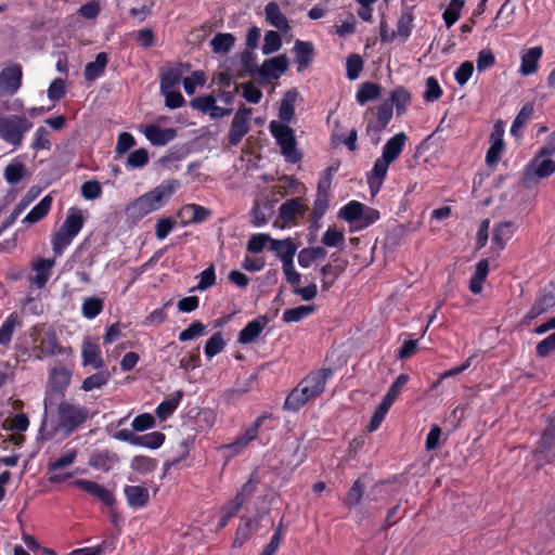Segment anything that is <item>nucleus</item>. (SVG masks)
Segmentation results:
<instances>
[{
	"label": "nucleus",
	"mask_w": 555,
	"mask_h": 555,
	"mask_svg": "<svg viewBox=\"0 0 555 555\" xmlns=\"http://www.w3.org/2000/svg\"><path fill=\"white\" fill-rule=\"evenodd\" d=\"M347 77L353 80L359 77L360 72L363 68V61L360 55L351 54L347 59Z\"/></svg>",
	"instance_id": "57"
},
{
	"label": "nucleus",
	"mask_w": 555,
	"mask_h": 555,
	"mask_svg": "<svg viewBox=\"0 0 555 555\" xmlns=\"http://www.w3.org/2000/svg\"><path fill=\"white\" fill-rule=\"evenodd\" d=\"M326 256V250L324 247H308L304 248L298 254V263L302 268H308L312 262L323 259Z\"/></svg>",
	"instance_id": "34"
},
{
	"label": "nucleus",
	"mask_w": 555,
	"mask_h": 555,
	"mask_svg": "<svg viewBox=\"0 0 555 555\" xmlns=\"http://www.w3.org/2000/svg\"><path fill=\"white\" fill-rule=\"evenodd\" d=\"M82 359L83 365H91L96 370L104 366L99 345L89 340H85L82 344Z\"/></svg>",
	"instance_id": "24"
},
{
	"label": "nucleus",
	"mask_w": 555,
	"mask_h": 555,
	"mask_svg": "<svg viewBox=\"0 0 555 555\" xmlns=\"http://www.w3.org/2000/svg\"><path fill=\"white\" fill-rule=\"evenodd\" d=\"M31 126V122L25 117H0V138L17 146L22 143L24 133L27 132Z\"/></svg>",
	"instance_id": "7"
},
{
	"label": "nucleus",
	"mask_w": 555,
	"mask_h": 555,
	"mask_svg": "<svg viewBox=\"0 0 555 555\" xmlns=\"http://www.w3.org/2000/svg\"><path fill=\"white\" fill-rule=\"evenodd\" d=\"M182 397H183V392L181 390H178L171 396V398L162 402L156 410L157 416L159 418L165 420L168 415H170L176 410V408L180 403Z\"/></svg>",
	"instance_id": "39"
},
{
	"label": "nucleus",
	"mask_w": 555,
	"mask_h": 555,
	"mask_svg": "<svg viewBox=\"0 0 555 555\" xmlns=\"http://www.w3.org/2000/svg\"><path fill=\"white\" fill-rule=\"evenodd\" d=\"M37 348L44 356L54 354L60 351L56 335L53 332H47L40 338Z\"/></svg>",
	"instance_id": "42"
},
{
	"label": "nucleus",
	"mask_w": 555,
	"mask_h": 555,
	"mask_svg": "<svg viewBox=\"0 0 555 555\" xmlns=\"http://www.w3.org/2000/svg\"><path fill=\"white\" fill-rule=\"evenodd\" d=\"M288 68V60L286 55L281 54L279 56L266 60L258 70V74L262 77L278 78L276 73H285Z\"/></svg>",
	"instance_id": "17"
},
{
	"label": "nucleus",
	"mask_w": 555,
	"mask_h": 555,
	"mask_svg": "<svg viewBox=\"0 0 555 555\" xmlns=\"http://www.w3.org/2000/svg\"><path fill=\"white\" fill-rule=\"evenodd\" d=\"M321 242L327 247H344L345 235L341 231L330 228L322 236Z\"/></svg>",
	"instance_id": "48"
},
{
	"label": "nucleus",
	"mask_w": 555,
	"mask_h": 555,
	"mask_svg": "<svg viewBox=\"0 0 555 555\" xmlns=\"http://www.w3.org/2000/svg\"><path fill=\"white\" fill-rule=\"evenodd\" d=\"M102 193V186L99 181H86L81 185V194L86 199H95Z\"/></svg>",
	"instance_id": "63"
},
{
	"label": "nucleus",
	"mask_w": 555,
	"mask_h": 555,
	"mask_svg": "<svg viewBox=\"0 0 555 555\" xmlns=\"http://www.w3.org/2000/svg\"><path fill=\"white\" fill-rule=\"evenodd\" d=\"M111 377L112 373L108 371H101L99 373H95L83 380L81 389H83L85 391H91L95 388H101L102 386L107 384Z\"/></svg>",
	"instance_id": "37"
},
{
	"label": "nucleus",
	"mask_w": 555,
	"mask_h": 555,
	"mask_svg": "<svg viewBox=\"0 0 555 555\" xmlns=\"http://www.w3.org/2000/svg\"><path fill=\"white\" fill-rule=\"evenodd\" d=\"M272 135L281 147V153L285 159L292 164L300 160V153L296 149V138L294 130L280 121L272 120L269 125Z\"/></svg>",
	"instance_id": "6"
},
{
	"label": "nucleus",
	"mask_w": 555,
	"mask_h": 555,
	"mask_svg": "<svg viewBox=\"0 0 555 555\" xmlns=\"http://www.w3.org/2000/svg\"><path fill=\"white\" fill-rule=\"evenodd\" d=\"M53 266V259H39L34 264V270L36 271V274L30 278V282L36 284L37 287L39 288L43 287L50 278V273Z\"/></svg>",
	"instance_id": "28"
},
{
	"label": "nucleus",
	"mask_w": 555,
	"mask_h": 555,
	"mask_svg": "<svg viewBox=\"0 0 555 555\" xmlns=\"http://www.w3.org/2000/svg\"><path fill=\"white\" fill-rule=\"evenodd\" d=\"M17 323L16 317L10 315L0 328V344L7 346L10 344L14 327Z\"/></svg>",
	"instance_id": "60"
},
{
	"label": "nucleus",
	"mask_w": 555,
	"mask_h": 555,
	"mask_svg": "<svg viewBox=\"0 0 555 555\" xmlns=\"http://www.w3.org/2000/svg\"><path fill=\"white\" fill-rule=\"evenodd\" d=\"M83 225V218L80 210L72 208L60 230L52 240L53 251L61 255L63 249L70 244L72 240L79 233Z\"/></svg>",
	"instance_id": "5"
},
{
	"label": "nucleus",
	"mask_w": 555,
	"mask_h": 555,
	"mask_svg": "<svg viewBox=\"0 0 555 555\" xmlns=\"http://www.w3.org/2000/svg\"><path fill=\"white\" fill-rule=\"evenodd\" d=\"M364 489H365V487L361 482V480L360 479L356 480L354 483L352 485V487L349 489L347 495H346L345 503L349 507L359 505L360 502H361V499L363 496Z\"/></svg>",
	"instance_id": "50"
},
{
	"label": "nucleus",
	"mask_w": 555,
	"mask_h": 555,
	"mask_svg": "<svg viewBox=\"0 0 555 555\" xmlns=\"http://www.w3.org/2000/svg\"><path fill=\"white\" fill-rule=\"evenodd\" d=\"M108 59L106 53L101 52L96 55L95 61L90 62L85 67V77L87 80H94L98 77L102 75L104 72L106 65H107Z\"/></svg>",
	"instance_id": "33"
},
{
	"label": "nucleus",
	"mask_w": 555,
	"mask_h": 555,
	"mask_svg": "<svg viewBox=\"0 0 555 555\" xmlns=\"http://www.w3.org/2000/svg\"><path fill=\"white\" fill-rule=\"evenodd\" d=\"M282 46V39L280 35L274 30H269L264 35V43L262 46L263 54H271L276 52Z\"/></svg>",
	"instance_id": "52"
},
{
	"label": "nucleus",
	"mask_w": 555,
	"mask_h": 555,
	"mask_svg": "<svg viewBox=\"0 0 555 555\" xmlns=\"http://www.w3.org/2000/svg\"><path fill=\"white\" fill-rule=\"evenodd\" d=\"M74 486L95 496L107 506H113L115 503L114 494L109 490L94 481L87 479H78L74 481Z\"/></svg>",
	"instance_id": "13"
},
{
	"label": "nucleus",
	"mask_w": 555,
	"mask_h": 555,
	"mask_svg": "<svg viewBox=\"0 0 555 555\" xmlns=\"http://www.w3.org/2000/svg\"><path fill=\"white\" fill-rule=\"evenodd\" d=\"M235 42V38L233 35L228 33H218L214 36L210 41V46L212 48L214 53L216 54H225L230 52Z\"/></svg>",
	"instance_id": "32"
},
{
	"label": "nucleus",
	"mask_w": 555,
	"mask_h": 555,
	"mask_svg": "<svg viewBox=\"0 0 555 555\" xmlns=\"http://www.w3.org/2000/svg\"><path fill=\"white\" fill-rule=\"evenodd\" d=\"M26 175L27 169L25 165L20 162L11 163L4 169V178L11 184L20 182Z\"/></svg>",
	"instance_id": "40"
},
{
	"label": "nucleus",
	"mask_w": 555,
	"mask_h": 555,
	"mask_svg": "<svg viewBox=\"0 0 555 555\" xmlns=\"http://www.w3.org/2000/svg\"><path fill=\"white\" fill-rule=\"evenodd\" d=\"M259 483V478L256 472L250 474L249 479L241 487L234 500L244 505L254 494Z\"/></svg>",
	"instance_id": "35"
},
{
	"label": "nucleus",
	"mask_w": 555,
	"mask_h": 555,
	"mask_svg": "<svg viewBox=\"0 0 555 555\" xmlns=\"http://www.w3.org/2000/svg\"><path fill=\"white\" fill-rule=\"evenodd\" d=\"M273 214L272 204L267 202L262 206L256 205L253 209V222L259 227L264 224Z\"/></svg>",
	"instance_id": "47"
},
{
	"label": "nucleus",
	"mask_w": 555,
	"mask_h": 555,
	"mask_svg": "<svg viewBox=\"0 0 555 555\" xmlns=\"http://www.w3.org/2000/svg\"><path fill=\"white\" fill-rule=\"evenodd\" d=\"M267 324L268 319L266 317H259L253 320L240 332L238 341L241 344H250L255 341Z\"/></svg>",
	"instance_id": "20"
},
{
	"label": "nucleus",
	"mask_w": 555,
	"mask_h": 555,
	"mask_svg": "<svg viewBox=\"0 0 555 555\" xmlns=\"http://www.w3.org/2000/svg\"><path fill=\"white\" fill-rule=\"evenodd\" d=\"M408 382H409V375L400 374L396 378V380L391 384L390 388L388 389L387 393L385 395V397L383 399H385L387 402H390L392 404Z\"/></svg>",
	"instance_id": "51"
},
{
	"label": "nucleus",
	"mask_w": 555,
	"mask_h": 555,
	"mask_svg": "<svg viewBox=\"0 0 555 555\" xmlns=\"http://www.w3.org/2000/svg\"><path fill=\"white\" fill-rule=\"evenodd\" d=\"M59 425L55 428H48L47 420L42 421L40 433L43 438L52 439L61 434L62 438L68 437L75 429L83 424L89 417V411L82 405L63 400L57 408Z\"/></svg>",
	"instance_id": "1"
},
{
	"label": "nucleus",
	"mask_w": 555,
	"mask_h": 555,
	"mask_svg": "<svg viewBox=\"0 0 555 555\" xmlns=\"http://www.w3.org/2000/svg\"><path fill=\"white\" fill-rule=\"evenodd\" d=\"M330 370H320L310 373L292 390L287 396L284 408L289 411H297L310 400L320 396L325 388Z\"/></svg>",
	"instance_id": "2"
},
{
	"label": "nucleus",
	"mask_w": 555,
	"mask_h": 555,
	"mask_svg": "<svg viewBox=\"0 0 555 555\" xmlns=\"http://www.w3.org/2000/svg\"><path fill=\"white\" fill-rule=\"evenodd\" d=\"M390 100L391 104L396 105L397 114L400 115L405 112V107L411 101V94L403 87H398L391 92Z\"/></svg>",
	"instance_id": "41"
},
{
	"label": "nucleus",
	"mask_w": 555,
	"mask_h": 555,
	"mask_svg": "<svg viewBox=\"0 0 555 555\" xmlns=\"http://www.w3.org/2000/svg\"><path fill=\"white\" fill-rule=\"evenodd\" d=\"M554 153V145L544 146L528 164L521 179V185L525 189H531L535 186L540 179L547 178L555 172V162L550 158H545L546 156H551Z\"/></svg>",
	"instance_id": "4"
},
{
	"label": "nucleus",
	"mask_w": 555,
	"mask_h": 555,
	"mask_svg": "<svg viewBox=\"0 0 555 555\" xmlns=\"http://www.w3.org/2000/svg\"><path fill=\"white\" fill-rule=\"evenodd\" d=\"M380 88L373 82H364L357 93V101L360 104H365L369 101L375 100L379 96Z\"/></svg>",
	"instance_id": "44"
},
{
	"label": "nucleus",
	"mask_w": 555,
	"mask_h": 555,
	"mask_svg": "<svg viewBox=\"0 0 555 555\" xmlns=\"http://www.w3.org/2000/svg\"><path fill=\"white\" fill-rule=\"evenodd\" d=\"M179 216L185 224L199 223L210 216V210L199 205L189 204L181 208Z\"/></svg>",
	"instance_id": "21"
},
{
	"label": "nucleus",
	"mask_w": 555,
	"mask_h": 555,
	"mask_svg": "<svg viewBox=\"0 0 555 555\" xmlns=\"http://www.w3.org/2000/svg\"><path fill=\"white\" fill-rule=\"evenodd\" d=\"M179 183L176 180H170L163 183L152 191L143 194L129 205V210L132 216L142 218L152 211L162 207L164 202L168 199L178 188Z\"/></svg>",
	"instance_id": "3"
},
{
	"label": "nucleus",
	"mask_w": 555,
	"mask_h": 555,
	"mask_svg": "<svg viewBox=\"0 0 555 555\" xmlns=\"http://www.w3.org/2000/svg\"><path fill=\"white\" fill-rule=\"evenodd\" d=\"M555 351V332L537 345V354L541 358L547 357Z\"/></svg>",
	"instance_id": "64"
},
{
	"label": "nucleus",
	"mask_w": 555,
	"mask_h": 555,
	"mask_svg": "<svg viewBox=\"0 0 555 555\" xmlns=\"http://www.w3.org/2000/svg\"><path fill=\"white\" fill-rule=\"evenodd\" d=\"M189 68L190 66L186 64H179L176 67L163 72L160 77V91H167L177 87Z\"/></svg>",
	"instance_id": "18"
},
{
	"label": "nucleus",
	"mask_w": 555,
	"mask_h": 555,
	"mask_svg": "<svg viewBox=\"0 0 555 555\" xmlns=\"http://www.w3.org/2000/svg\"><path fill=\"white\" fill-rule=\"evenodd\" d=\"M363 206L361 203L352 201L340 209L339 216L356 225L363 212Z\"/></svg>",
	"instance_id": "43"
},
{
	"label": "nucleus",
	"mask_w": 555,
	"mask_h": 555,
	"mask_svg": "<svg viewBox=\"0 0 555 555\" xmlns=\"http://www.w3.org/2000/svg\"><path fill=\"white\" fill-rule=\"evenodd\" d=\"M379 218L378 210L363 206V212L361 214V217L359 218L358 223L354 225L356 229H363L367 228L372 223H374Z\"/></svg>",
	"instance_id": "59"
},
{
	"label": "nucleus",
	"mask_w": 555,
	"mask_h": 555,
	"mask_svg": "<svg viewBox=\"0 0 555 555\" xmlns=\"http://www.w3.org/2000/svg\"><path fill=\"white\" fill-rule=\"evenodd\" d=\"M442 94V90L436 78L429 77L426 80V90L424 92V99L427 102L437 101Z\"/></svg>",
	"instance_id": "58"
},
{
	"label": "nucleus",
	"mask_w": 555,
	"mask_h": 555,
	"mask_svg": "<svg viewBox=\"0 0 555 555\" xmlns=\"http://www.w3.org/2000/svg\"><path fill=\"white\" fill-rule=\"evenodd\" d=\"M315 307L310 306H298L296 308L287 309L283 313V321L286 323L298 322L301 319L308 317L314 311Z\"/></svg>",
	"instance_id": "45"
},
{
	"label": "nucleus",
	"mask_w": 555,
	"mask_h": 555,
	"mask_svg": "<svg viewBox=\"0 0 555 555\" xmlns=\"http://www.w3.org/2000/svg\"><path fill=\"white\" fill-rule=\"evenodd\" d=\"M128 504L133 507H144L149 500V490L141 486H127L124 490Z\"/></svg>",
	"instance_id": "23"
},
{
	"label": "nucleus",
	"mask_w": 555,
	"mask_h": 555,
	"mask_svg": "<svg viewBox=\"0 0 555 555\" xmlns=\"http://www.w3.org/2000/svg\"><path fill=\"white\" fill-rule=\"evenodd\" d=\"M267 21L275 28L286 31L289 29V24L286 16L281 12L276 2L272 1L266 5L264 9Z\"/></svg>",
	"instance_id": "26"
},
{
	"label": "nucleus",
	"mask_w": 555,
	"mask_h": 555,
	"mask_svg": "<svg viewBox=\"0 0 555 555\" xmlns=\"http://www.w3.org/2000/svg\"><path fill=\"white\" fill-rule=\"evenodd\" d=\"M103 309V301L100 298H86L82 305V313L88 319H93Z\"/></svg>",
	"instance_id": "54"
},
{
	"label": "nucleus",
	"mask_w": 555,
	"mask_h": 555,
	"mask_svg": "<svg viewBox=\"0 0 555 555\" xmlns=\"http://www.w3.org/2000/svg\"><path fill=\"white\" fill-rule=\"evenodd\" d=\"M516 230L515 224L512 221H502L494 225L492 231V241L500 249H503L505 242L512 236Z\"/></svg>",
	"instance_id": "29"
},
{
	"label": "nucleus",
	"mask_w": 555,
	"mask_h": 555,
	"mask_svg": "<svg viewBox=\"0 0 555 555\" xmlns=\"http://www.w3.org/2000/svg\"><path fill=\"white\" fill-rule=\"evenodd\" d=\"M22 68L18 65L7 67L0 73V94H13L21 87Z\"/></svg>",
	"instance_id": "12"
},
{
	"label": "nucleus",
	"mask_w": 555,
	"mask_h": 555,
	"mask_svg": "<svg viewBox=\"0 0 555 555\" xmlns=\"http://www.w3.org/2000/svg\"><path fill=\"white\" fill-rule=\"evenodd\" d=\"M270 249L281 258L282 261L293 259L297 246L291 238L286 240H271Z\"/></svg>",
	"instance_id": "30"
},
{
	"label": "nucleus",
	"mask_w": 555,
	"mask_h": 555,
	"mask_svg": "<svg viewBox=\"0 0 555 555\" xmlns=\"http://www.w3.org/2000/svg\"><path fill=\"white\" fill-rule=\"evenodd\" d=\"M205 81L204 72L196 70L190 77L183 79V87L185 92L191 95L195 92L196 86H203Z\"/></svg>",
	"instance_id": "56"
},
{
	"label": "nucleus",
	"mask_w": 555,
	"mask_h": 555,
	"mask_svg": "<svg viewBox=\"0 0 555 555\" xmlns=\"http://www.w3.org/2000/svg\"><path fill=\"white\" fill-rule=\"evenodd\" d=\"M4 429L25 431L29 426V421L26 414H16L13 418H7L2 424Z\"/></svg>",
	"instance_id": "53"
},
{
	"label": "nucleus",
	"mask_w": 555,
	"mask_h": 555,
	"mask_svg": "<svg viewBox=\"0 0 555 555\" xmlns=\"http://www.w3.org/2000/svg\"><path fill=\"white\" fill-rule=\"evenodd\" d=\"M503 135L504 122L502 120H496L489 137L490 146L486 154V163L489 166H493L500 160L501 153L505 146Z\"/></svg>",
	"instance_id": "10"
},
{
	"label": "nucleus",
	"mask_w": 555,
	"mask_h": 555,
	"mask_svg": "<svg viewBox=\"0 0 555 555\" xmlns=\"http://www.w3.org/2000/svg\"><path fill=\"white\" fill-rule=\"evenodd\" d=\"M224 340L220 333H215L205 345V353L208 358L221 352L224 348Z\"/></svg>",
	"instance_id": "55"
},
{
	"label": "nucleus",
	"mask_w": 555,
	"mask_h": 555,
	"mask_svg": "<svg viewBox=\"0 0 555 555\" xmlns=\"http://www.w3.org/2000/svg\"><path fill=\"white\" fill-rule=\"evenodd\" d=\"M406 140V134L399 132L387 141L383 149L382 156L375 162V173L377 176L386 177L389 165L399 157Z\"/></svg>",
	"instance_id": "8"
},
{
	"label": "nucleus",
	"mask_w": 555,
	"mask_h": 555,
	"mask_svg": "<svg viewBox=\"0 0 555 555\" xmlns=\"http://www.w3.org/2000/svg\"><path fill=\"white\" fill-rule=\"evenodd\" d=\"M305 211L306 207L301 198L287 199L280 207V218L284 223H289L295 221L297 217H302Z\"/></svg>",
	"instance_id": "16"
},
{
	"label": "nucleus",
	"mask_w": 555,
	"mask_h": 555,
	"mask_svg": "<svg viewBox=\"0 0 555 555\" xmlns=\"http://www.w3.org/2000/svg\"><path fill=\"white\" fill-rule=\"evenodd\" d=\"M334 263H327L321 268V274L323 278H333L336 280L346 269L347 260H343L335 255L332 256Z\"/></svg>",
	"instance_id": "46"
},
{
	"label": "nucleus",
	"mask_w": 555,
	"mask_h": 555,
	"mask_svg": "<svg viewBox=\"0 0 555 555\" xmlns=\"http://www.w3.org/2000/svg\"><path fill=\"white\" fill-rule=\"evenodd\" d=\"M533 112L534 109L531 103H527L521 107L511 128V133L513 135H519L521 128L532 117Z\"/></svg>",
	"instance_id": "38"
},
{
	"label": "nucleus",
	"mask_w": 555,
	"mask_h": 555,
	"mask_svg": "<svg viewBox=\"0 0 555 555\" xmlns=\"http://www.w3.org/2000/svg\"><path fill=\"white\" fill-rule=\"evenodd\" d=\"M52 205V197L44 196L38 205H36L30 212L24 218V222L35 223L41 220L50 210Z\"/></svg>",
	"instance_id": "36"
},
{
	"label": "nucleus",
	"mask_w": 555,
	"mask_h": 555,
	"mask_svg": "<svg viewBox=\"0 0 555 555\" xmlns=\"http://www.w3.org/2000/svg\"><path fill=\"white\" fill-rule=\"evenodd\" d=\"M489 273V262L487 259L480 260L476 266L475 274L469 281V289L473 294H480L482 284Z\"/></svg>",
	"instance_id": "31"
},
{
	"label": "nucleus",
	"mask_w": 555,
	"mask_h": 555,
	"mask_svg": "<svg viewBox=\"0 0 555 555\" xmlns=\"http://www.w3.org/2000/svg\"><path fill=\"white\" fill-rule=\"evenodd\" d=\"M543 50L541 47L530 48L521 56V65L519 72L524 76L531 75L537 72L538 62L542 56Z\"/></svg>",
	"instance_id": "27"
},
{
	"label": "nucleus",
	"mask_w": 555,
	"mask_h": 555,
	"mask_svg": "<svg viewBox=\"0 0 555 555\" xmlns=\"http://www.w3.org/2000/svg\"><path fill=\"white\" fill-rule=\"evenodd\" d=\"M146 138L154 145H164L176 137V130L172 128L162 129L159 126L150 125L145 129Z\"/></svg>",
	"instance_id": "25"
},
{
	"label": "nucleus",
	"mask_w": 555,
	"mask_h": 555,
	"mask_svg": "<svg viewBox=\"0 0 555 555\" xmlns=\"http://www.w3.org/2000/svg\"><path fill=\"white\" fill-rule=\"evenodd\" d=\"M555 306V296L552 293L542 294L533 304L529 312L524 318L522 322L528 324L539 315L547 312Z\"/></svg>",
	"instance_id": "19"
},
{
	"label": "nucleus",
	"mask_w": 555,
	"mask_h": 555,
	"mask_svg": "<svg viewBox=\"0 0 555 555\" xmlns=\"http://www.w3.org/2000/svg\"><path fill=\"white\" fill-rule=\"evenodd\" d=\"M250 114L251 108L247 107H242L236 112L228 133V141L230 145H237L242 141L243 137L249 131L248 118Z\"/></svg>",
	"instance_id": "9"
},
{
	"label": "nucleus",
	"mask_w": 555,
	"mask_h": 555,
	"mask_svg": "<svg viewBox=\"0 0 555 555\" xmlns=\"http://www.w3.org/2000/svg\"><path fill=\"white\" fill-rule=\"evenodd\" d=\"M297 98L298 92L296 89H291L284 94L279 108V117L283 121L282 124L293 120Z\"/></svg>",
	"instance_id": "22"
},
{
	"label": "nucleus",
	"mask_w": 555,
	"mask_h": 555,
	"mask_svg": "<svg viewBox=\"0 0 555 555\" xmlns=\"http://www.w3.org/2000/svg\"><path fill=\"white\" fill-rule=\"evenodd\" d=\"M464 5L463 0H452L443 12V20L448 27H451L460 17L461 9Z\"/></svg>",
	"instance_id": "49"
},
{
	"label": "nucleus",
	"mask_w": 555,
	"mask_h": 555,
	"mask_svg": "<svg viewBox=\"0 0 555 555\" xmlns=\"http://www.w3.org/2000/svg\"><path fill=\"white\" fill-rule=\"evenodd\" d=\"M204 333H205V325L199 321H195L186 330L182 331L179 334V339L181 341L191 340L197 336L203 335Z\"/></svg>",
	"instance_id": "62"
},
{
	"label": "nucleus",
	"mask_w": 555,
	"mask_h": 555,
	"mask_svg": "<svg viewBox=\"0 0 555 555\" xmlns=\"http://www.w3.org/2000/svg\"><path fill=\"white\" fill-rule=\"evenodd\" d=\"M295 62L297 64V70L304 72L307 69L313 59L314 48L309 41L296 40L294 46Z\"/></svg>",
	"instance_id": "14"
},
{
	"label": "nucleus",
	"mask_w": 555,
	"mask_h": 555,
	"mask_svg": "<svg viewBox=\"0 0 555 555\" xmlns=\"http://www.w3.org/2000/svg\"><path fill=\"white\" fill-rule=\"evenodd\" d=\"M156 467V462L150 457L135 456L131 462V468L141 474L152 472Z\"/></svg>",
	"instance_id": "61"
},
{
	"label": "nucleus",
	"mask_w": 555,
	"mask_h": 555,
	"mask_svg": "<svg viewBox=\"0 0 555 555\" xmlns=\"http://www.w3.org/2000/svg\"><path fill=\"white\" fill-rule=\"evenodd\" d=\"M268 417L269 415L267 414H262L259 417H257L253 425L249 428H247L242 436L237 437L235 441L224 446L223 448L230 450L231 454L240 453L249 444V442L257 438L260 426Z\"/></svg>",
	"instance_id": "11"
},
{
	"label": "nucleus",
	"mask_w": 555,
	"mask_h": 555,
	"mask_svg": "<svg viewBox=\"0 0 555 555\" xmlns=\"http://www.w3.org/2000/svg\"><path fill=\"white\" fill-rule=\"evenodd\" d=\"M377 121L373 122L370 121L366 127V132L369 134H376L378 133L389 124L391 117H392V104L389 103H383L377 107ZM379 142V137H376L375 143L377 144Z\"/></svg>",
	"instance_id": "15"
}]
</instances>
